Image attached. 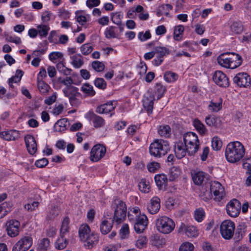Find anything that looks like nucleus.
Masks as SVG:
<instances>
[{
  "mask_svg": "<svg viewBox=\"0 0 251 251\" xmlns=\"http://www.w3.org/2000/svg\"><path fill=\"white\" fill-rule=\"evenodd\" d=\"M69 219L68 218L66 217L62 221V225L60 229V235L66 236L67 234L69 232Z\"/></svg>",
  "mask_w": 251,
  "mask_h": 251,
  "instance_id": "obj_41",
  "label": "nucleus"
},
{
  "mask_svg": "<svg viewBox=\"0 0 251 251\" xmlns=\"http://www.w3.org/2000/svg\"><path fill=\"white\" fill-rule=\"evenodd\" d=\"M211 145L213 150L218 151L222 147V142L219 137L215 136L212 139Z\"/></svg>",
  "mask_w": 251,
  "mask_h": 251,
  "instance_id": "obj_49",
  "label": "nucleus"
},
{
  "mask_svg": "<svg viewBox=\"0 0 251 251\" xmlns=\"http://www.w3.org/2000/svg\"><path fill=\"white\" fill-rule=\"evenodd\" d=\"M69 122L67 119L63 118L58 120L53 126L54 131L61 132L66 130Z\"/></svg>",
  "mask_w": 251,
  "mask_h": 251,
  "instance_id": "obj_29",
  "label": "nucleus"
},
{
  "mask_svg": "<svg viewBox=\"0 0 251 251\" xmlns=\"http://www.w3.org/2000/svg\"><path fill=\"white\" fill-rule=\"evenodd\" d=\"M175 152L176 157L181 159L185 156L187 152V147L182 142H177L175 146Z\"/></svg>",
  "mask_w": 251,
  "mask_h": 251,
  "instance_id": "obj_27",
  "label": "nucleus"
},
{
  "mask_svg": "<svg viewBox=\"0 0 251 251\" xmlns=\"http://www.w3.org/2000/svg\"><path fill=\"white\" fill-rule=\"evenodd\" d=\"M38 87L40 92L42 93H46L49 90V85L44 81L38 80Z\"/></svg>",
  "mask_w": 251,
  "mask_h": 251,
  "instance_id": "obj_58",
  "label": "nucleus"
},
{
  "mask_svg": "<svg viewBox=\"0 0 251 251\" xmlns=\"http://www.w3.org/2000/svg\"><path fill=\"white\" fill-rule=\"evenodd\" d=\"M154 179L156 184L159 189H165L167 185L168 179L165 175H157L155 176Z\"/></svg>",
  "mask_w": 251,
  "mask_h": 251,
  "instance_id": "obj_28",
  "label": "nucleus"
},
{
  "mask_svg": "<svg viewBox=\"0 0 251 251\" xmlns=\"http://www.w3.org/2000/svg\"><path fill=\"white\" fill-rule=\"evenodd\" d=\"M160 208V200L156 197H153L147 206L148 212L151 214L157 213Z\"/></svg>",
  "mask_w": 251,
  "mask_h": 251,
  "instance_id": "obj_20",
  "label": "nucleus"
},
{
  "mask_svg": "<svg viewBox=\"0 0 251 251\" xmlns=\"http://www.w3.org/2000/svg\"><path fill=\"white\" fill-rule=\"evenodd\" d=\"M90 234V229L88 225H82L79 229V236L81 241L85 239Z\"/></svg>",
  "mask_w": 251,
  "mask_h": 251,
  "instance_id": "obj_35",
  "label": "nucleus"
},
{
  "mask_svg": "<svg viewBox=\"0 0 251 251\" xmlns=\"http://www.w3.org/2000/svg\"><path fill=\"white\" fill-rule=\"evenodd\" d=\"M50 248V241L48 238H44L41 240L37 247L38 251H48Z\"/></svg>",
  "mask_w": 251,
  "mask_h": 251,
  "instance_id": "obj_40",
  "label": "nucleus"
},
{
  "mask_svg": "<svg viewBox=\"0 0 251 251\" xmlns=\"http://www.w3.org/2000/svg\"><path fill=\"white\" fill-rule=\"evenodd\" d=\"M78 89L74 86L65 87L63 89L64 95L69 99L71 104L73 106H77L79 104V101L77 97L80 95L78 92Z\"/></svg>",
  "mask_w": 251,
  "mask_h": 251,
  "instance_id": "obj_8",
  "label": "nucleus"
},
{
  "mask_svg": "<svg viewBox=\"0 0 251 251\" xmlns=\"http://www.w3.org/2000/svg\"><path fill=\"white\" fill-rule=\"evenodd\" d=\"M160 167V165L159 163L156 162H152L149 163L147 165V168L149 172L154 173Z\"/></svg>",
  "mask_w": 251,
  "mask_h": 251,
  "instance_id": "obj_60",
  "label": "nucleus"
},
{
  "mask_svg": "<svg viewBox=\"0 0 251 251\" xmlns=\"http://www.w3.org/2000/svg\"><path fill=\"white\" fill-rule=\"evenodd\" d=\"M230 31L232 34H241L244 29V25L242 22L240 21L233 22L230 25Z\"/></svg>",
  "mask_w": 251,
  "mask_h": 251,
  "instance_id": "obj_31",
  "label": "nucleus"
},
{
  "mask_svg": "<svg viewBox=\"0 0 251 251\" xmlns=\"http://www.w3.org/2000/svg\"><path fill=\"white\" fill-rule=\"evenodd\" d=\"M184 27L182 25H179L175 27L174 32V38L175 40L179 41L181 39Z\"/></svg>",
  "mask_w": 251,
  "mask_h": 251,
  "instance_id": "obj_42",
  "label": "nucleus"
},
{
  "mask_svg": "<svg viewBox=\"0 0 251 251\" xmlns=\"http://www.w3.org/2000/svg\"><path fill=\"white\" fill-rule=\"evenodd\" d=\"M235 224L230 220H225L220 226V232L225 239H231L234 235Z\"/></svg>",
  "mask_w": 251,
  "mask_h": 251,
  "instance_id": "obj_7",
  "label": "nucleus"
},
{
  "mask_svg": "<svg viewBox=\"0 0 251 251\" xmlns=\"http://www.w3.org/2000/svg\"><path fill=\"white\" fill-rule=\"evenodd\" d=\"M245 149L239 141L229 143L225 150V157L226 160L231 163L240 161L245 155Z\"/></svg>",
  "mask_w": 251,
  "mask_h": 251,
  "instance_id": "obj_1",
  "label": "nucleus"
},
{
  "mask_svg": "<svg viewBox=\"0 0 251 251\" xmlns=\"http://www.w3.org/2000/svg\"><path fill=\"white\" fill-rule=\"evenodd\" d=\"M93 47L90 44H84L80 47V50L83 55L89 54L93 50Z\"/></svg>",
  "mask_w": 251,
  "mask_h": 251,
  "instance_id": "obj_53",
  "label": "nucleus"
},
{
  "mask_svg": "<svg viewBox=\"0 0 251 251\" xmlns=\"http://www.w3.org/2000/svg\"><path fill=\"white\" fill-rule=\"evenodd\" d=\"M72 64L75 68H80L83 64L82 56L80 54H75L71 57Z\"/></svg>",
  "mask_w": 251,
  "mask_h": 251,
  "instance_id": "obj_36",
  "label": "nucleus"
},
{
  "mask_svg": "<svg viewBox=\"0 0 251 251\" xmlns=\"http://www.w3.org/2000/svg\"><path fill=\"white\" fill-rule=\"evenodd\" d=\"M59 213V209L57 206L51 205L48 207L46 220L48 221H52L57 217Z\"/></svg>",
  "mask_w": 251,
  "mask_h": 251,
  "instance_id": "obj_24",
  "label": "nucleus"
},
{
  "mask_svg": "<svg viewBox=\"0 0 251 251\" xmlns=\"http://www.w3.org/2000/svg\"><path fill=\"white\" fill-rule=\"evenodd\" d=\"M20 222L17 220H10L7 223L8 234L11 237L17 236L19 233Z\"/></svg>",
  "mask_w": 251,
  "mask_h": 251,
  "instance_id": "obj_17",
  "label": "nucleus"
},
{
  "mask_svg": "<svg viewBox=\"0 0 251 251\" xmlns=\"http://www.w3.org/2000/svg\"><path fill=\"white\" fill-rule=\"evenodd\" d=\"M166 91V88L160 83H156L155 85V93L157 95V99L162 97Z\"/></svg>",
  "mask_w": 251,
  "mask_h": 251,
  "instance_id": "obj_47",
  "label": "nucleus"
},
{
  "mask_svg": "<svg viewBox=\"0 0 251 251\" xmlns=\"http://www.w3.org/2000/svg\"><path fill=\"white\" fill-rule=\"evenodd\" d=\"M91 120L94 126L96 128L102 127L105 124V121L102 117L95 114L92 116Z\"/></svg>",
  "mask_w": 251,
  "mask_h": 251,
  "instance_id": "obj_38",
  "label": "nucleus"
},
{
  "mask_svg": "<svg viewBox=\"0 0 251 251\" xmlns=\"http://www.w3.org/2000/svg\"><path fill=\"white\" fill-rule=\"evenodd\" d=\"M38 34L41 37H46L48 34V32L50 30V28L48 25H40L37 26Z\"/></svg>",
  "mask_w": 251,
  "mask_h": 251,
  "instance_id": "obj_48",
  "label": "nucleus"
},
{
  "mask_svg": "<svg viewBox=\"0 0 251 251\" xmlns=\"http://www.w3.org/2000/svg\"><path fill=\"white\" fill-rule=\"evenodd\" d=\"M178 77V75L177 74L170 71L166 72L164 75L165 80L170 83L176 81Z\"/></svg>",
  "mask_w": 251,
  "mask_h": 251,
  "instance_id": "obj_46",
  "label": "nucleus"
},
{
  "mask_svg": "<svg viewBox=\"0 0 251 251\" xmlns=\"http://www.w3.org/2000/svg\"><path fill=\"white\" fill-rule=\"evenodd\" d=\"M179 233H185L189 237H196L199 234L198 229L193 226H187L181 223L178 229Z\"/></svg>",
  "mask_w": 251,
  "mask_h": 251,
  "instance_id": "obj_16",
  "label": "nucleus"
},
{
  "mask_svg": "<svg viewBox=\"0 0 251 251\" xmlns=\"http://www.w3.org/2000/svg\"><path fill=\"white\" fill-rule=\"evenodd\" d=\"M193 181L197 185H201L206 180V174L200 171L193 170L191 172Z\"/></svg>",
  "mask_w": 251,
  "mask_h": 251,
  "instance_id": "obj_18",
  "label": "nucleus"
},
{
  "mask_svg": "<svg viewBox=\"0 0 251 251\" xmlns=\"http://www.w3.org/2000/svg\"><path fill=\"white\" fill-rule=\"evenodd\" d=\"M129 233L128 225L127 224H124L120 229V235L122 239L127 238Z\"/></svg>",
  "mask_w": 251,
  "mask_h": 251,
  "instance_id": "obj_56",
  "label": "nucleus"
},
{
  "mask_svg": "<svg viewBox=\"0 0 251 251\" xmlns=\"http://www.w3.org/2000/svg\"><path fill=\"white\" fill-rule=\"evenodd\" d=\"M149 223L148 219L147 216L142 214L137 221L134 222L132 224L134 225V228L137 233H141L144 232L147 228Z\"/></svg>",
  "mask_w": 251,
  "mask_h": 251,
  "instance_id": "obj_13",
  "label": "nucleus"
},
{
  "mask_svg": "<svg viewBox=\"0 0 251 251\" xmlns=\"http://www.w3.org/2000/svg\"><path fill=\"white\" fill-rule=\"evenodd\" d=\"M170 150L168 141L162 139H156L150 146V154L155 157H160L165 155Z\"/></svg>",
  "mask_w": 251,
  "mask_h": 251,
  "instance_id": "obj_2",
  "label": "nucleus"
},
{
  "mask_svg": "<svg viewBox=\"0 0 251 251\" xmlns=\"http://www.w3.org/2000/svg\"><path fill=\"white\" fill-rule=\"evenodd\" d=\"M228 54V52L221 54L217 57V61L220 66L230 69V57Z\"/></svg>",
  "mask_w": 251,
  "mask_h": 251,
  "instance_id": "obj_30",
  "label": "nucleus"
},
{
  "mask_svg": "<svg viewBox=\"0 0 251 251\" xmlns=\"http://www.w3.org/2000/svg\"><path fill=\"white\" fill-rule=\"evenodd\" d=\"M114 222L110 218H105L102 220L100 226L101 233L104 235L109 233L111 230Z\"/></svg>",
  "mask_w": 251,
  "mask_h": 251,
  "instance_id": "obj_21",
  "label": "nucleus"
},
{
  "mask_svg": "<svg viewBox=\"0 0 251 251\" xmlns=\"http://www.w3.org/2000/svg\"><path fill=\"white\" fill-rule=\"evenodd\" d=\"M19 242L26 250H28L32 244V239L29 236H25L22 238Z\"/></svg>",
  "mask_w": 251,
  "mask_h": 251,
  "instance_id": "obj_45",
  "label": "nucleus"
},
{
  "mask_svg": "<svg viewBox=\"0 0 251 251\" xmlns=\"http://www.w3.org/2000/svg\"><path fill=\"white\" fill-rule=\"evenodd\" d=\"M155 54L158 57H161L163 59L164 57L170 53L169 50L163 47H156L154 48Z\"/></svg>",
  "mask_w": 251,
  "mask_h": 251,
  "instance_id": "obj_44",
  "label": "nucleus"
},
{
  "mask_svg": "<svg viewBox=\"0 0 251 251\" xmlns=\"http://www.w3.org/2000/svg\"><path fill=\"white\" fill-rule=\"evenodd\" d=\"M155 225L158 231L164 234L170 233L175 227L174 221L165 216L159 217L155 221Z\"/></svg>",
  "mask_w": 251,
  "mask_h": 251,
  "instance_id": "obj_4",
  "label": "nucleus"
},
{
  "mask_svg": "<svg viewBox=\"0 0 251 251\" xmlns=\"http://www.w3.org/2000/svg\"><path fill=\"white\" fill-rule=\"evenodd\" d=\"M158 133L161 137L168 138L171 135V128L169 125H161L158 128Z\"/></svg>",
  "mask_w": 251,
  "mask_h": 251,
  "instance_id": "obj_33",
  "label": "nucleus"
},
{
  "mask_svg": "<svg viewBox=\"0 0 251 251\" xmlns=\"http://www.w3.org/2000/svg\"><path fill=\"white\" fill-rule=\"evenodd\" d=\"M68 242L69 241L67 239L65 238V236L60 235V237L57 239L54 243V247L55 249L61 250L67 247Z\"/></svg>",
  "mask_w": 251,
  "mask_h": 251,
  "instance_id": "obj_32",
  "label": "nucleus"
},
{
  "mask_svg": "<svg viewBox=\"0 0 251 251\" xmlns=\"http://www.w3.org/2000/svg\"><path fill=\"white\" fill-rule=\"evenodd\" d=\"M241 208L240 202L236 199H233L226 205V211L230 216L236 217L240 213Z\"/></svg>",
  "mask_w": 251,
  "mask_h": 251,
  "instance_id": "obj_12",
  "label": "nucleus"
},
{
  "mask_svg": "<svg viewBox=\"0 0 251 251\" xmlns=\"http://www.w3.org/2000/svg\"><path fill=\"white\" fill-rule=\"evenodd\" d=\"M106 149L105 146L101 144L95 145L91 149L90 159L93 162H97L105 154Z\"/></svg>",
  "mask_w": 251,
  "mask_h": 251,
  "instance_id": "obj_9",
  "label": "nucleus"
},
{
  "mask_svg": "<svg viewBox=\"0 0 251 251\" xmlns=\"http://www.w3.org/2000/svg\"><path fill=\"white\" fill-rule=\"evenodd\" d=\"M223 99L219 98L210 101L208 109L212 112H217L222 108Z\"/></svg>",
  "mask_w": 251,
  "mask_h": 251,
  "instance_id": "obj_26",
  "label": "nucleus"
},
{
  "mask_svg": "<svg viewBox=\"0 0 251 251\" xmlns=\"http://www.w3.org/2000/svg\"><path fill=\"white\" fill-rule=\"evenodd\" d=\"M56 68L59 72L63 73L65 75H68L71 74V69L65 67L62 61L57 63Z\"/></svg>",
  "mask_w": 251,
  "mask_h": 251,
  "instance_id": "obj_50",
  "label": "nucleus"
},
{
  "mask_svg": "<svg viewBox=\"0 0 251 251\" xmlns=\"http://www.w3.org/2000/svg\"><path fill=\"white\" fill-rule=\"evenodd\" d=\"M12 204L10 202H5L0 204V218L4 217L11 211Z\"/></svg>",
  "mask_w": 251,
  "mask_h": 251,
  "instance_id": "obj_37",
  "label": "nucleus"
},
{
  "mask_svg": "<svg viewBox=\"0 0 251 251\" xmlns=\"http://www.w3.org/2000/svg\"><path fill=\"white\" fill-rule=\"evenodd\" d=\"M212 78L214 82L221 87L227 88L229 85L228 78L226 75L222 71H215L213 75Z\"/></svg>",
  "mask_w": 251,
  "mask_h": 251,
  "instance_id": "obj_11",
  "label": "nucleus"
},
{
  "mask_svg": "<svg viewBox=\"0 0 251 251\" xmlns=\"http://www.w3.org/2000/svg\"><path fill=\"white\" fill-rule=\"evenodd\" d=\"M193 125L201 134H204L207 132L205 126L199 120H194L193 121Z\"/></svg>",
  "mask_w": 251,
  "mask_h": 251,
  "instance_id": "obj_43",
  "label": "nucleus"
},
{
  "mask_svg": "<svg viewBox=\"0 0 251 251\" xmlns=\"http://www.w3.org/2000/svg\"><path fill=\"white\" fill-rule=\"evenodd\" d=\"M210 192H207L205 194V197L202 199L207 201L211 198L212 193L215 196V199L218 201H220L225 196V193L224 187L218 181H212L210 184Z\"/></svg>",
  "mask_w": 251,
  "mask_h": 251,
  "instance_id": "obj_5",
  "label": "nucleus"
},
{
  "mask_svg": "<svg viewBox=\"0 0 251 251\" xmlns=\"http://www.w3.org/2000/svg\"><path fill=\"white\" fill-rule=\"evenodd\" d=\"M94 83L95 86L100 89H104L106 86V83L102 78H97Z\"/></svg>",
  "mask_w": 251,
  "mask_h": 251,
  "instance_id": "obj_64",
  "label": "nucleus"
},
{
  "mask_svg": "<svg viewBox=\"0 0 251 251\" xmlns=\"http://www.w3.org/2000/svg\"><path fill=\"white\" fill-rule=\"evenodd\" d=\"M154 100V96L151 92L148 91L144 96L142 100L143 105L149 114L152 112Z\"/></svg>",
  "mask_w": 251,
  "mask_h": 251,
  "instance_id": "obj_14",
  "label": "nucleus"
},
{
  "mask_svg": "<svg viewBox=\"0 0 251 251\" xmlns=\"http://www.w3.org/2000/svg\"><path fill=\"white\" fill-rule=\"evenodd\" d=\"M5 40L7 42L13 43L17 45L21 44L22 43L21 38L15 36L6 35Z\"/></svg>",
  "mask_w": 251,
  "mask_h": 251,
  "instance_id": "obj_57",
  "label": "nucleus"
},
{
  "mask_svg": "<svg viewBox=\"0 0 251 251\" xmlns=\"http://www.w3.org/2000/svg\"><path fill=\"white\" fill-rule=\"evenodd\" d=\"M230 69H233L240 66L242 63L241 56L234 52H229Z\"/></svg>",
  "mask_w": 251,
  "mask_h": 251,
  "instance_id": "obj_23",
  "label": "nucleus"
},
{
  "mask_svg": "<svg viewBox=\"0 0 251 251\" xmlns=\"http://www.w3.org/2000/svg\"><path fill=\"white\" fill-rule=\"evenodd\" d=\"M234 83L239 87L248 88L251 86V78L246 73H238L233 78Z\"/></svg>",
  "mask_w": 251,
  "mask_h": 251,
  "instance_id": "obj_10",
  "label": "nucleus"
},
{
  "mask_svg": "<svg viewBox=\"0 0 251 251\" xmlns=\"http://www.w3.org/2000/svg\"><path fill=\"white\" fill-rule=\"evenodd\" d=\"M117 102L115 101L107 102L97 107L96 112L99 114L110 113V116L114 114V109L116 106Z\"/></svg>",
  "mask_w": 251,
  "mask_h": 251,
  "instance_id": "obj_15",
  "label": "nucleus"
},
{
  "mask_svg": "<svg viewBox=\"0 0 251 251\" xmlns=\"http://www.w3.org/2000/svg\"><path fill=\"white\" fill-rule=\"evenodd\" d=\"M0 137L7 141L15 140L20 137V133L17 130H11L0 132Z\"/></svg>",
  "mask_w": 251,
  "mask_h": 251,
  "instance_id": "obj_22",
  "label": "nucleus"
},
{
  "mask_svg": "<svg viewBox=\"0 0 251 251\" xmlns=\"http://www.w3.org/2000/svg\"><path fill=\"white\" fill-rule=\"evenodd\" d=\"M82 241L85 243V246L88 248H92L95 246L99 241V236L97 233L92 232L89 236Z\"/></svg>",
  "mask_w": 251,
  "mask_h": 251,
  "instance_id": "obj_25",
  "label": "nucleus"
},
{
  "mask_svg": "<svg viewBox=\"0 0 251 251\" xmlns=\"http://www.w3.org/2000/svg\"><path fill=\"white\" fill-rule=\"evenodd\" d=\"M243 167L247 170V173L251 174V157L244 160Z\"/></svg>",
  "mask_w": 251,
  "mask_h": 251,
  "instance_id": "obj_63",
  "label": "nucleus"
},
{
  "mask_svg": "<svg viewBox=\"0 0 251 251\" xmlns=\"http://www.w3.org/2000/svg\"><path fill=\"white\" fill-rule=\"evenodd\" d=\"M81 90L88 96L92 97L96 94L93 87L87 83L82 85Z\"/></svg>",
  "mask_w": 251,
  "mask_h": 251,
  "instance_id": "obj_39",
  "label": "nucleus"
},
{
  "mask_svg": "<svg viewBox=\"0 0 251 251\" xmlns=\"http://www.w3.org/2000/svg\"><path fill=\"white\" fill-rule=\"evenodd\" d=\"M75 19L80 25H83L90 19L89 15H83L82 11H77L75 13Z\"/></svg>",
  "mask_w": 251,
  "mask_h": 251,
  "instance_id": "obj_34",
  "label": "nucleus"
},
{
  "mask_svg": "<svg viewBox=\"0 0 251 251\" xmlns=\"http://www.w3.org/2000/svg\"><path fill=\"white\" fill-rule=\"evenodd\" d=\"M147 242V239L145 236H140L136 243V246L142 249L145 247Z\"/></svg>",
  "mask_w": 251,
  "mask_h": 251,
  "instance_id": "obj_61",
  "label": "nucleus"
},
{
  "mask_svg": "<svg viewBox=\"0 0 251 251\" xmlns=\"http://www.w3.org/2000/svg\"><path fill=\"white\" fill-rule=\"evenodd\" d=\"M204 211L202 208L197 209L195 211L194 217L199 222H201L204 217Z\"/></svg>",
  "mask_w": 251,
  "mask_h": 251,
  "instance_id": "obj_54",
  "label": "nucleus"
},
{
  "mask_svg": "<svg viewBox=\"0 0 251 251\" xmlns=\"http://www.w3.org/2000/svg\"><path fill=\"white\" fill-rule=\"evenodd\" d=\"M25 141L28 152L34 154L37 151V143L34 137L31 135H27L25 137Z\"/></svg>",
  "mask_w": 251,
  "mask_h": 251,
  "instance_id": "obj_19",
  "label": "nucleus"
},
{
  "mask_svg": "<svg viewBox=\"0 0 251 251\" xmlns=\"http://www.w3.org/2000/svg\"><path fill=\"white\" fill-rule=\"evenodd\" d=\"M217 118L211 116H208L205 117V122L206 124L210 126H217Z\"/></svg>",
  "mask_w": 251,
  "mask_h": 251,
  "instance_id": "obj_59",
  "label": "nucleus"
},
{
  "mask_svg": "<svg viewBox=\"0 0 251 251\" xmlns=\"http://www.w3.org/2000/svg\"><path fill=\"white\" fill-rule=\"evenodd\" d=\"M114 212L112 220L117 224L122 223L125 219L126 214V206L122 201H118L114 207Z\"/></svg>",
  "mask_w": 251,
  "mask_h": 251,
  "instance_id": "obj_6",
  "label": "nucleus"
},
{
  "mask_svg": "<svg viewBox=\"0 0 251 251\" xmlns=\"http://www.w3.org/2000/svg\"><path fill=\"white\" fill-rule=\"evenodd\" d=\"M140 190L143 193H148L149 191L150 186L149 182L144 179L141 180L138 184Z\"/></svg>",
  "mask_w": 251,
  "mask_h": 251,
  "instance_id": "obj_51",
  "label": "nucleus"
},
{
  "mask_svg": "<svg viewBox=\"0 0 251 251\" xmlns=\"http://www.w3.org/2000/svg\"><path fill=\"white\" fill-rule=\"evenodd\" d=\"M193 245L189 242L183 243L180 247L179 251H193Z\"/></svg>",
  "mask_w": 251,
  "mask_h": 251,
  "instance_id": "obj_62",
  "label": "nucleus"
},
{
  "mask_svg": "<svg viewBox=\"0 0 251 251\" xmlns=\"http://www.w3.org/2000/svg\"><path fill=\"white\" fill-rule=\"evenodd\" d=\"M116 28V27L115 26H113L107 28L104 32L105 37L107 38H115L116 34L115 30Z\"/></svg>",
  "mask_w": 251,
  "mask_h": 251,
  "instance_id": "obj_55",
  "label": "nucleus"
},
{
  "mask_svg": "<svg viewBox=\"0 0 251 251\" xmlns=\"http://www.w3.org/2000/svg\"><path fill=\"white\" fill-rule=\"evenodd\" d=\"M92 67L93 69L98 72L103 71L105 68L104 64L99 61H94L92 62Z\"/></svg>",
  "mask_w": 251,
  "mask_h": 251,
  "instance_id": "obj_52",
  "label": "nucleus"
},
{
  "mask_svg": "<svg viewBox=\"0 0 251 251\" xmlns=\"http://www.w3.org/2000/svg\"><path fill=\"white\" fill-rule=\"evenodd\" d=\"M183 141L190 155H193L198 151L200 142L196 133L192 132L185 133L183 136Z\"/></svg>",
  "mask_w": 251,
  "mask_h": 251,
  "instance_id": "obj_3",
  "label": "nucleus"
}]
</instances>
